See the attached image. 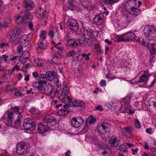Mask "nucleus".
Wrapping results in <instances>:
<instances>
[{
  "mask_svg": "<svg viewBox=\"0 0 156 156\" xmlns=\"http://www.w3.org/2000/svg\"><path fill=\"white\" fill-rule=\"evenodd\" d=\"M135 4V1L133 0H129L125 4V9L127 12L133 15L137 16L140 13V10L133 6Z\"/></svg>",
  "mask_w": 156,
  "mask_h": 156,
  "instance_id": "nucleus-3",
  "label": "nucleus"
},
{
  "mask_svg": "<svg viewBox=\"0 0 156 156\" xmlns=\"http://www.w3.org/2000/svg\"><path fill=\"white\" fill-rule=\"evenodd\" d=\"M93 22L99 27L101 26L100 28L102 30L105 26L104 16L102 14H99L96 15L94 18Z\"/></svg>",
  "mask_w": 156,
  "mask_h": 156,
  "instance_id": "nucleus-6",
  "label": "nucleus"
},
{
  "mask_svg": "<svg viewBox=\"0 0 156 156\" xmlns=\"http://www.w3.org/2000/svg\"><path fill=\"white\" fill-rule=\"evenodd\" d=\"M47 78L48 80L51 81L55 77L56 75L55 72H47L46 73Z\"/></svg>",
  "mask_w": 156,
  "mask_h": 156,
  "instance_id": "nucleus-29",
  "label": "nucleus"
},
{
  "mask_svg": "<svg viewBox=\"0 0 156 156\" xmlns=\"http://www.w3.org/2000/svg\"><path fill=\"white\" fill-rule=\"evenodd\" d=\"M97 128L98 132L102 134L105 133L106 132H109L110 130L108 124L106 122L99 124Z\"/></svg>",
  "mask_w": 156,
  "mask_h": 156,
  "instance_id": "nucleus-10",
  "label": "nucleus"
},
{
  "mask_svg": "<svg viewBox=\"0 0 156 156\" xmlns=\"http://www.w3.org/2000/svg\"><path fill=\"white\" fill-rule=\"evenodd\" d=\"M2 58H3L4 61L6 62H7V58H8V55H4L2 56Z\"/></svg>",
  "mask_w": 156,
  "mask_h": 156,
  "instance_id": "nucleus-62",
  "label": "nucleus"
},
{
  "mask_svg": "<svg viewBox=\"0 0 156 156\" xmlns=\"http://www.w3.org/2000/svg\"><path fill=\"white\" fill-rule=\"evenodd\" d=\"M22 55L27 59H28L30 56L29 53L27 51H24Z\"/></svg>",
  "mask_w": 156,
  "mask_h": 156,
  "instance_id": "nucleus-54",
  "label": "nucleus"
},
{
  "mask_svg": "<svg viewBox=\"0 0 156 156\" xmlns=\"http://www.w3.org/2000/svg\"><path fill=\"white\" fill-rule=\"evenodd\" d=\"M49 91H47L45 94H49L51 97H53L55 96L58 92L57 90H54L53 89L51 85H49Z\"/></svg>",
  "mask_w": 156,
  "mask_h": 156,
  "instance_id": "nucleus-27",
  "label": "nucleus"
},
{
  "mask_svg": "<svg viewBox=\"0 0 156 156\" xmlns=\"http://www.w3.org/2000/svg\"><path fill=\"white\" fill-rule=\"evenodd\" d=\"M59 59L58 54H54L52 55L51 61L53 63H57L58 60H59Z\"/></svg>",
  "mask_w": 156,
  "mask_h": 156,
  "instance_id": "nucleus-35",
  "label": "nucleus"
},
{
  "mask_svg": "<svg viewBox=\"0 0 156 156\" xmlns=\"http://www.w3.org/2000/svg\"><path fill=\"white\" fill-rule=\"evenodd\" d=\"M31 35L28 34L23 35L20 39V44L23 47H25L29 44V41L31 40Z\"/></svg>",
  "mask_w": 156,
  "mask_h": 156,
  "instance_id": "nucleus-13",
  "label": "nucleus"
},
{
  "mask_svg": "<svg viewBox=\"0 0 156 156\" xmlns=\"http://www.w3.org/2000/svg\"><path fill=\"white\" fill-rule=\"evenodd\" d=\"M54 46L59 51H62L64 49L63 47L62 46L61 44H57L54 45Z\"/></svg>",
  "mask_w": 156,
  "mask_h": 156,
  "instance_id": "nucleus-48",
  "label": "nucleus"
},
{
  "mask_svg": "<svg viewBox=\"0 0 156 156\" xmlns=\"http://www.w3.org/2000/svg\"><path fill=\"white\" fill-rule=\"evenodd\" d=\"M40 43L39 44V47L42 49H44L46 48L47 42L46 40L40 41Z\"/></svg>",
  "mask_w": 156,
  "mask_h": 156,
  "instance_id": "nucleus-34",
  "label": "nucleus"
},
{
  "mask_svg": "<svg viewBox=\"0 0 156 156\" xmlns=\"http://www.w3.org/2000/svg\"><path fill=\"white\" fill-rule=\"evenodd\" d=\"M66 41L68 45L71 47H76L78 46V44L80 43L78 39L75 40L73 38L69 39Z\"/></svg>",
  "mask_w": 156,
  "mask_h": 156,
  "instance_id": "nucleus-20",
  "label": "nucleus"
},
{
  "mask_svg": "<svg viewBox=\"0 0 156 156\" xmlns=\"http://www.w3.org/2000/svg\"><path fill=\"white\" fill-rule=\"evenodd\" d=\"M124 129L126 130V133L129 134L130 135L131 133L133 131V129L132 127H127L126 128H125Z\"/></svg>",
  "mask_w": 156,
  "mask_h": 156,
  "instance_id": "nucleus-46",
  "label": "nucleus"
},
{
  "mask_svg": "<svg viewBox=\"0 0 156 156\" xmlns=\"http://www.w3.org/2000/svg\"><path fill=\"white\" fill-rule=\"evenodd\" d=\"M24 5L28 11L31 10L34 7V3L31 0H25Z\"/></svg>",
  "mask_w": 156,
  "mask_h": 156,
  "instance_id": "nucleus-16",
  "label": "nucleus"
},
{
  "mask_svg": "<svg viewBox=\"0 0 156 156\" xmlns=\"http://www.w3.org/2000/svg\"><path fill=\"white\" fill-rule=\"evenodd\" d=\"M11 108L15 112H16L19 114H21L23 112V109L20 107L14 106L12 107Z\"/></svg>",
  "mask_w": 156,
  "mask_h": 156,
  "instance_id": "nucleus-37",
  "label": "nucleus"
},
{
  "mask_svg": "<svg viewBox=\"0 0 156 156\" xmlns=\"http://www.w3.org/2000/svg\"><path fill=\"white\" fill-rule=\"evenodd\" d=\"M14 120L13 112L12 111L7 112V120L10 123H12Z\"/></svg>",
  "mask_w": 156,
  "mask_h": 156,
  "instance_id": "nucleus-32",
  "label": "nucleus"
},
{
  "mask_svg": "<svg viewBox=\"0 0 156 156\" xmlns=\"http://www.w3.org/2000/svg\"><path fill=\"white\" fill-rule=\"evenodd\" d=\"M2 79L4 80L5 82H9L10 78L7 75H5L2 78Z\"/></svg>",
  "mask_w": 156,
  "mask_h": 156,
  "instance_id": "nucleus-55",
  "label": "nucleus"
},
{
  "mask_svg": "<svg viewBox=\"0 0 156 156\" xmlns=\"http://www.w3.org/2000/svg\"><path fill=\"white\" fill-rule=\"evenodd\" d=\"M81 4L87 10H90L91 8V3L88 0H83L81 2Z\"/></svg>",
  "mask_w": 156,
  "mask_h": 156,
  "instance_id": "nucleus-26",
  "label": "nucleus"
},
{
  "mask_svg": "<svg viewBox=\"0 0 156 156\" xmlns=\"http://www.w3.org/2000/svg\"><path fill=\"white\" fill-rule=\"evenodd\" d=\"M20 33V30L19 29L15 28L9 31V41L12 42L15 41L18 38Z\"/></svg>",
  "mask_w": 156,
  "mask_h": 156,
  "instance_id": "nucleus-9",
  "label": "nucleus"
},
{
  "mask_svg": "<svg viewBox=\"0 0 156 156\" xmlns=\"http://www.w3.org/2000/svg\"><path fill=\"white\" fill-rule=\"evenodd\" d=\"M75 54V52L74 50L69 51L67 52V55L69 57H71L74 55Z\"/></svg>",
  "mask_w": 156,
  "mask_h": 156,
  "instance_id": "nucleus-53",
  "label": "nucleus"
},
{
  "mask_svg": "<svg viewBox=\"0 0 156 156\" xmlns=\"http://www.w3.org/2000/svg\"><path fill=\"white\" fill-rule=\"evenodd\" d=\"M154 27L151 25L146 26L144 28V32L146 38L150 40L154 39L156 35Z\"/></svg>",
  "mask_w": 156,
  "mask_h": 156,
  "instance_id": "nucleus-4",
  "label": "nucleus"
},
{
  "mask_svg": "<svg viewBox=\"0 0 156 156\" xmlns=\"http://www.w3.org/2000/svg\"><path fill=\"white\" fill-rule=\"evenodd\" d=\"M42 19L39 22L40 26H45L48 21V17L47 16L41 18Z\"/></svg>",
  "mask_w": 156,
  "mask_h": 156,
  "instance_id": "nucleus-39",
  "label": "nucleus"
},
{
  "mask_svg": "<svg viewBox=\"0 0 156 156\" xmlns=\"http://www.w3.org/2000/svg\"><path fill=\"white\" fill-rule=\"evenodd\" d=\"M27 148L26 143L24 142H20L16 145V152L19 155H23L27 152Z\"/></svg>",
  "mask_w": 156,
  "mask_h": 156,
  "instance_id": "nucleus-5",
  "label": "nucleus"
},
{
  "mask_svg": "<svg viewBox=\"0 0 156 156\" xmlns=\"http://www.w3.org/2000/svg\"><path fill=\"white\" fill-rule=\"evenodd\" d=\"M19 61L21 62L22 64H23L27 60L23 55L21 56L19 58Z\"/></svg>",
  "mask_w": 156,
  "mask_h": 156,
  "instance_id": "nucleus-47",
  "label": "nucleus"
},
{
  "mask_svg": "<svg viewBox=\"0 0 156 156\" xmlns=\"http://www.w3.org/2000/svg\"><path fill=\"white\" fill-rule=\"evenodd\" d=\"M11 20L9 18L5 19L3 22H0V29L2 28H6L9 26V24L11 23Z\"/></svg>",
  "mask_w": 156,
  "mask_h": 156,
  "instance_id": "nucleus-22",
  "label": "nucleus"
},
{
  "mask_svg": "<svg viewBox=\"0 0 156 156\" xmlns=\"http://www.w3.org/2000/svg\"><path fill=\"white\" fill-rule=\"evenodd\" d=\"M99 84L101 86H105L106 85V81L104 80H102L100 82Z\"/></svg>",
  "mask_w": 156,
  "mask_h": 156,
  "instance_id": "nucleus-57",
  "label": "nucleus"
},
{
  "mask_svg": "<svg viewBox=\"0 0 156 156\" xmlns=\"http://www.w3.org/2000/svg\"><path fill=\"white\" fill-rule=\"evenodd\" d=\"M108 142L109 144L112 147H115L119 144L118 140L114 136H112Z\"/></svg>",
  "mask_w": 156,
  "mask_h": 156,
  "instance_id": "nucleus-23",
  "label": "nucleus"
},
{
  "mask_svg": "<svg viewBox=\"0 0 156 156\" xmlns=\"http://www.w3.org/2000/svg\"><path fill=\"white\" fill-rule=\"evenodd\" d=\"M22 118L21 115H19L18 116L17 119L14 122V124L16 127H19L20 124V120Z\"/></svg>",
  "mask_w": 156,
  "mask_h": 156,
  "instance_id": "nucleus-41",
  "label": "nucleus"
},
{
  "mask_svg": "<svg viewBox=\"0 0 156 156\" xmlns=\"http://www.w3.org/2000/svg\"><path fill=\"white\" fill-rule=\"evenodd\" d=\"M66 99L67 100L68 102L70 104H71V103L73 101H72L73 98H72L70 96H68L67 97H66Z\"/></svg>",
  "mask_w": 156,
  "mask_h": 156,
  "instance_id": "nucleus-59",
  "label": "nucleus"
},
{
  "mask_svg": "<svg viewBox=\"0 0 156 156\" xmlns=\"http://www.w3.org/2000/svg\"><path fill=\"white\" fill-rule=\"evenodd\" d=\"M119 0H104L105 3L107 5H112L117 3Z\"/></svg>",
  "mask_w": 156,
  "mask_h": 156,
  "instance_id": "nucleus-36",
  "label": "nucleus"
},
{
  "mask_svg": "<svg viewBox=\"0 0 156 156\" xmlns=\"http://www.w3.org/2000/svg\"><path fill=\"white\" fill-rule=\"evenodd\" d=\"M23 46L21 45H20V46H19L17 47V50L18 52H20L22 51L23 50Z\"/></svg>",
  "mask_w": 156,
  "mask_h": 156,
  "instance_id": "nucleus-61",
  "label": "nucleus"
},
{
  "mask_svg": "<svg viewBox=\"0 0 156 156\" xmlns=\"http://www.w3.org/2000/svg\"><path fill=\"white\" fill-rule=\"evenodd\" d=\"M39 77L40 79H44L46 77V76L45 74H41L39 75Z\"/></svg>",
  "mask_w": 156,
  "mask_h": 156,
  "instance_id": "nucleus-63",
  "label": "nucleus"
},
{
  "mask_svg": "<svg viewBox=\"0 0 156 156\" xmlns=\"http://www.w3.org/2000/svg\"><path fill=\"white\" fill-rule=\"evenodd\" d=\"M136 37L132 32H129L115 37L114 41L116 42L133 41L136 39Z\"/></svg>",
  "mask_w": 156,
  "mask_h": 156,
  "instance_id": "nucleus-1",
  "label": "nucleus"
},
{
  "mask_svg": "<svg viewBox=\"0 0 156 156\" xmlns=\"http://www.w3.org/2000/svg\"><path fill=\"white\" fill-rule=\"evenodd\" d=\"M55 83V86L58 87L59 88L61 86V82H59V81L58 79H55L54 81Z\"/></svg>",
  "mask_w": 156,
  "mask_h": 156,
  "instance_id": "nucleus-52",
  "label": "nucleus"
},
{
  "mask_svg": "<svg viewBox=\"0 0 156 156\" xmlns=\"http://www.w3.org/2000/svg\"><path fill=\"white\" fill-rule=\"evenodd\" d=\"M15 78L16 79L20 80L23 78L22 74L20 73H18L15 76Z\"/></svg>",
  "mask_w": 156,
  "mask_h": 156,
  "instance_id": "nucleus-56",
  "label": "nucleus"
},
{
  "mask_svg": "<svg viewBox=\"0 0 156 156\" xmlns=\"http://www.w3.org/2000/svg\"><path fill=\"white\" fill-rule=\"evenodd\" d=\"M44 121L46 122L51 123L52 122H56V120L54 117L51 115H48L46 116L44 119Z\"/></svg>",
  "mask_w": 156,
  "mask_h": 156,
  "instance_id": "nucleus-25",
  "label": "nucleus"
},
{
  "mask_svg": "<svg viewBox=\"0 0 156 156\" xmlns=\"http://www.w3.org/2000/svg\"><path fill=\"white\" fill-rule=\"evenodd\" d=\"M130 107H128L125 104L122 105L120 108V111L122 113H126L127 112L128 109Z\"/></svg>",
  "mask_w": 156,
  "mask_h": 156,
  "instance_id": "nucleus-40",
  "label": "nucleus"
},
{
  "mask_svg": "<svg viewBox=\"0 0 156 156\" xmlns=\"http://www.w3.org/2000/svg\"><path fill=\"white\" fill-rule=\"evenodd\" d=\"M67 24L71 32L74 33L78 31V24L74 19L72 18H69Z\"/></svg>",
  "mask_w": 156,
  "mask_h": 156,
  "instance_id": "nucleus-7",
  "label": "nucleus"
},
{
  "mask_svg": "<svg viewBox=\"0 0 156 156\" xmlns=\"http://www.w3.org/2000/svg\"><path fill=\"white\" fill-rule=\"evenodd\" d=\"M48 129V127L42 124H40L38 126L37 130L38 133L44 135L43 134L47 132Z\"/></svg>",
  "mask_w": 156,
  "mask_h": 156,
  "instance_id": "nucleus-17",
  "label": "nucleus"
},
{
  "mask_svg": "<svg viewBox=\"0 0 156 156\" xmlns=\"http://www.w3.org/2000/svg\"><path fill=\"white\" fill-rule=\"evenodd\" d=\"M96 122V119L92 115L90 116L88 118L86 122L87 126H89L93 124Z\"/></svg>",
  "mask_w": 156,
  "mask_h": 156,
  "instance_id": "nucleus-30",
  "label": "nucleus"
},
{
  "mask_svg": "<svg viewBox=\"0 0 156 156\" xmlns=\"http://www.w3.org/2000/svg\"><path fill=\"white\" fill-rule=\"evenodd\" d=\"M83 120L80 116H77L73 118L72 119V124L75 127L78 128L83 123Z\"/></svg>",
  "mask_w": 156,
  "mask_h": 156,
  "instance_id": "nucleus-11",
  "label": "nucleus"
},
{
  "mask_svg": "<svg viewBox=\"0 0 156 156\" xmlns=\"http://www.w3.org/2000/svg\"><path fill=\"white\" fill-rule=\"evenodd\" d=\"M8 44L6 43H1L0 44V47L2 48H3L5 46H8Z\"/></svg>",
  "mask_w": 156,
  "mask_h": 156,
  "instance_id": "nucleus-58",
  "label": "nucleus"
},
{
  "mask_svg": "<svg viewBox=\"0 0 156 156\" xmlns=\"http://www.w3.org/2000/svg\"><path fill=\"white\" fill-rule=\"evenodd\" d=\"M33 86L38 91L42 93L45 94L49 91V85H47L46 81L40 80L33 82Z\"/></svg>",
  "mask_w": 156,
  "mask_h": 156,
  "instance_id": "nucleus-2",
  "label": "nucleus"
},
{
  "mask_svg": "<svg viewBox=\"0 0 156 156\" xmlns=\"http://www.w3.org/2000/svg\"><path fill=\"white\" fill-rule=\"evenodd\" d=\"M16 96H22V94L17 89H16L13 93Z\"/></svg>",
  "mask_w": 156,
  "mask_h": 156,
  "instance_id": "nucleus-49",
  "label": "nucleus"
},
{
  "mask_svg": "<svg viewBox=\"0 0 156 156\" xmlns=\"http://www.w3.org/2000/svg\"><path fill=\"white\" fill-rule=\"evenodd\" d=\"M31 112L34 115H37L40 114L38 110L34 108H33L31 110Z\"/></svg>",
  "mask_w": 156,
  "mask_h": 156,
  "instance_id": "nucleus-51",
  "label": "nucleus"
},
{
  "mask_svg": "<svg viewBox=\"0 0 156 156\" xmlns=\"http://www.w3.org/2000/svg\"><path fill=\"white\" fill-rule=\"evenodd\" d=\"M45 12L43 9H41V8H40L37 11V16L39 19L46 17V16H44Z\"/></svg>",
  "mask_w": 156,
  "mask_h": 156,
  "instance_id": "nucleus-31",
  "label": "nucleus"
},
{
  "mask_svg": "<svg viewBox=\"0 0 156 156\" xmlns=\"http://www.w3.org/2000/svg\"><path fill=\"white\" fill-rule=\"evenodd\" d=\"M58 115L60 116H64L67 115L68 113V111L66 109H62L58 112Z\"/></svg>",
  "mask_w": 156,
  "mask_h": 156,
  "instance_id": "nucleus-42",
  "label": "nucleus"
},
{
  "mask_svg": "<svg viewBox=\"0 0 156 156\" xmlns=\"http://www.w3.org/2000/svg\"><path fill=\"white\" fill-rule=\"evenodd\" d=\"M35 122L31 119L27 118L24 121L23 123V127L25 129L34 130L35 128Z\"/></svg>",
  "mask_w": 156,
  "mask_h": 156,
  "instance_id": "nucleus-8",
  "label": "nucleus"
},
{
  "mask_svg": "<svg viewBox=\"0 0 156 156\" xmlns=\"http://www.w3.org/2000/svg\"><path fill=\"white\" fill-rule=\"evenodd\" d=\"M106 77L109 79H110L112 80L114 79L115 78V77L114 76H112L110 74H107L106 75Z\"/></svg>",
  "mask_w": 156,
  "mask_h": 156,
  "instance_id": "nucleus-60",
  "label": "nucleus"
},
{
  "mask_svg": "<svg viewBox=\"0 0 156 156\" xmlns=\"http://www.w3.org/2000/svg\"><path fill=\"white\" fill-rule=\"evenodd\" d=\"M133 96V93H130L128 94L123 99V101L124 104L127 105L128 107H130V102Z\"/></svg>",
  "mask_w": 156,
  "mask_h": 156,
  "instance_id": "nucleus-21",
  "label": "nucleus"
},
{
  "mask_svg": "<svg viewBox=\"0 0 156 156\" xmlns=\"http://www.w3.org/2000/svg\"><path fill=\"white\" fill-rule=\"evenodd\" d=\"M139 42L141 44L147 47V48L149 50L151 54H154L155 53V49L154 47L153 44H150V43L149 42H146L143 38L140 39Z\"/></svg>",
  "mask_w": 156,
  "mask_h": 156,
  "instance_id": "nucleus-12",
  "label": "nucleus"
},
{
  "mask_svg": "<svg viewBox=\"0 0 156 156\" xmlns=\"http://www.w3.org/2000/svg\"><path fill=\"white\" fill-rule=\"evenodd\" d=\"M80 43L78 45H80L83 47H87L91 44V41L89 39L86 38L84 36L82 37L80 39H78Z\"/></svg>",
  "mask_w": 156,
  "mask_h": 156,
  "instance_id": "nucleus-14",
  "label": "nucleus"
},
{
  "mask_svg": "<svg viewBox=\"0 0 156 156\" xmlns=\"http://www.w3.org/2000/svg\"><path fill=\"white\" fill-rule=\"evenodd\" d=\"M32 75L34 78L36 79L38 77V73L37 72H34L33 73Z\"/></svg>",
  "mask_w": 156,
  "mask_h": 156,
  "instance_id": "nucleus-64",
  "label": "nucleus"
},
{
  "mask_svg": "<svg viewBox=\"0 0 156 156\" xmlns=\"http://www.w3.org/2000/svg\"><path fill=\"white\" fill-rule=\"evenodd\" d=\"M69 93V90H63L59 98L61 101L66 103V96Z\"/></svg>",
  "mask_w": 156,
  "mask_h": 156,
  "instance_id": "nucleus-18",
  "label": "nucleus"
},
{
  "mask_svg": "<svg viewBox=\"0 0 156 156\" xmlns=\"http://www.w3.org/2000/svg\"><path fill=\"white\" fill-rule=\"evenodd\" d=\"M42 61L41 59H40L39 58H37L34 59L33 61V64L34 66L42 67L43 66Z\"/></svg>",
  "mask_w": 156,
  "mask_h": 156,
  "instance_id": "nucleus-33",
  "label": "nucleus"
},
{
  "mask_svg": "<svg viewBox=\"0 0 156 156\" xmlns=\"http://www.w3.org/2000/svg\"><path fill=\"white\" fill-rule=\"evenodd\" d=\"M47 32L45 30H42L40 34V41L46 40Z\"/></svg>",
  "mask_w": 156,
  "mask_h": 156,
  "instance_id": "nucleus-38",
  "label": "nucleus"
},
{
  "mask_svg": "<svg viewBox=\"0 0 156 156\" xmlns=\"http://www.w3.org/2000/svg\"><path fill=\"white\" fill-rule=\"evenodd\" d=\"M72 107H80L81 108H84L85 106V104L80 101L75 100L73 101L70 104Z\"/></svg>",
  "mask_w": 156,
  "mask_h": 156,
  "instance_id": "nucleus-19",
  "label": "nucleus"
},
{
  "mask_svg": "<svg viewBox=\"0 0 156 156\" xmlns=\"http://www.w3.org/2000/svg\"><path fill=\"white\" fill-rule=\"evenodd\" d=\"M150 76V74L149 73V71L145 70L140 78L138 82L139 83H145L148 80Z\"/></svg>",
  "mask_w": 156,
  "mask_h": 156,
  "instance_id": "nucleus-15",
  "label": "nucleus"
},
{
  "mask_svg": "<svg viewBox=\"0 0 156 156\" xmlns=\"http://www.w3.org/2000/svg\"><path fill=\"white\" fill-rule=\"evenodd\" d=\"M77 4L75 1L68 2L66 4V6L72 10L76 9Z\"/></svg>",
  "mask_w": 156,
  "mask_h": 156,
  "instance_id": "nucleus-28",
  "label": "nucleus"
},
{
  "mask_svg": "<svg viewBox=\"0 0 156 156\" xmlns=\"http://www.w3.org/2000/svg\"><path fill=\"white\" fill-rule=\"evenodd\" d=\"M23 19L24 17L21 16H18L16 18V21L18 23H20L23 22Z\"/></svg>",
  "mask_w": 156,
  "mask_h": 156,
  "instance_id": "nucleus-45",
  "label": "nucleus"
},
{
  "mask_svg": "<svg viewBox=\"0 0 156 156\" xmlns=\"http://www.w3.org/2000/svg\"><path fill=\"white\" fill-rule=\"evenodd\" d=\"M13 89L12 87L10 85L7 84L3 88L4 90L6 92H10Z\"/></svg>",
  "mask_w": 156,
  "mask_h": 156,
  "instance_id": "nucleus-43",
  "label": "nucleus"
},
{
  "mask_svg": "<svg viewBox=\"0 0 156 156\" xmlns=\"http://www.w3.org/2000/svg\"><path fill=\"white\" fill-rule=\"evenodd\" d=\"M51 44L54 46L56 44H61V43L60 41V39L58 37L55 39L51 42Z\"/></svg>",
  "mask_w": 156,
  "mask_h": 156,
  "instance_id": "nucleus-44",
  "label": "nucleus"
},
{
  "mask_svg": "<svg viewBox=\"0 0 156 156\" xmlns=\"http://www.w3.org/2000/svg\"><path fill=\"white\" fill-rule=\"evenodd\" d=\"M87 35L88 37L92 38H95L98 33V31H94L93 30L88 29L87 31Z\"/></svg>",
  "mask_w": 156,
  "mask_h": 156,
  "instance_id": "nucleus-24",
  "label": "nucleus"
},
{
  "mask_svg": "<svg viewBox=\"0 0 156 156\" xmlns=\"http://www.w3.org/2000/svg\"><path fill=\"white\" fill-rule=\"evenodd\" d=\"M134 124L136 127V128L139 129L140 128L141 126L140 125V122L138 119H136L134 120Z\"/></svg>",
  "mask_w": 156,
  "mask_h": 156,
  "instance_id": "nucleus-50",
  "label": "nucleus"
}]
</instances>
